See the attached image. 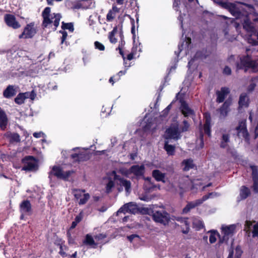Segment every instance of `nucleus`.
Masks as SVG:
<instances>
[{
	"label": "nucleus",
	"instance_id": "nucleus-44",
	"mask_svg": "<svg viewBox=\"0 0 258 258\" xmlns=\"http://www.w3.org/2000/svg\"><path fill=\"white\" fill-rule=\"evenodd\" d=\"M119 172L122 175L126 177H130L131 175L132 174L131 172V167L129 169H127L125 168H121L119 169Z\"/></svg>",
	"mask_w": 258,
	"mask_h": 258
},
{
	"label": "nucleus",
	"instance_id": "nucleus-60",
	"mask_svg": "<svg viewBox=\"0 0 258 258\" xmlns=\"http://www.w3.org/2000/svg\"><path fill=\"white\" fill-rule=\"evenodd\" d=\"M223 73L227 75H230L231 73V69L229 67L226 66L223 70Z\"/></svg>",
	"mask_w": 258,
	"mask_h": 258
},
{
	"label": "nucleus",
	"instance_id": "nucleus-49",
	"mask_svg": "<svg viewBox=\"0 0 258 258\" xmlns=\"http://www.w3.org/2000/svg\"><path fill=\"white\" fill-rule=\"evenodd\" d=\"M83 2V0L74 3L73 4L72 9H79L81 8H85L84 4Z\"/></svg>",
	"mask_w": 258,
	"mask_h": 258
},
{
	"label": "nucleus",
	"instance_id": "nucleus-25",
	"mask_svg": "<svg viewBox=\"0 0 258 258\" xmlns=\"http://www.w3.org/2000/svg\"><path fill=\"white\" fill-rule=\"evenodd\" d=\"M231 104V100L230 99H227L223 103L222 106L219 108L220 117L221 118H225L229 111V107Z\"/></svg>",
	"mask_w": 258,
	"mask_h": 258
},
{
	"label": "nucleus",
	"instance_id": "nucleus-17",
	"mask_svg": "<svg viewBox=\"0 0 258 258\" xmlns=\"http://www.w3.org/2000/svg\"><path fill=\"white\" fill-rule=\"evenodd\" d=\"M180 96V94L179 93H178L177 94L176 98L177 99H179V102L181 104L180 109L182 112V113L185 117L192 115L194 113V110L189 107L188 105L185 101L179 98Z\"/></svg>",
	"mask_w": 258,
	"mask_h": 258
},
{
	"label": "nucleus",
	"instance_id": "nucleus-57",
	"mask_svg": "<svg viewBox=\"0 0 258 258\" xmlns=\"http://www.w3.org/2000/svg\"><path fill=\"white\" fill-rule=\"evenodd\" d=\"M217 238L215 233H211L209 237V241L211 243H214L216 241Z\"/></svg>",
	"mask_w": 258,
	"mask_h": 258
},
{
	"label": "nucleus",
	"instance_id": "nucleus-8",
	"mask_svg": "<svg viewBox=\"0 0 258 258\" xmlns=\"http://www.w3.org/2000/svg\"><path fill=\"white\" fill-rule=\"evenodd\" d=\"M72 173L73 171L68 170L64 171L59 166H54L49 173V178L51 180L52 176L54 175L58 179L67 180Z\"/></svg>",
	"mask_w": 258,
	"mask_h": 258
},
{
	"label": "nucleus",
	"instance_id": "nucleus-15",
	"mask_svg": "<svg viewBox=\"0 0 258 258\" xmlns=\"http://www.w3.org/2000/svg\"><path fill=\"white\" fill-rule=\"evenodd\" d=\"M78 149L80 150L78 153L72 154L71 157L73 159L80 162L86 161L89 159L90 155L86 152V150L88 149H85L83 148L81 149L80 148H75L73 149V150L76 151Z\"/></svg>",
	"mask_w": 258,
	"mask_h": 258
},
{
	"label": "nucleus",
	"instance_id": "nucleus-18",
	"mask_svg": "<svg viewBox=\"0 0 258 258\" xmlns=\"http://www.w3.org/2000/svg\"><path fill=\"white\" fill-rule=\"evenodd\" d=\"M250 168L251 170V178L253 182L251 187L255 193H258V166L250 165Z\"/></svg>",
	"mask_w": 258,
	"mask_h": 258
},
{
	"label": "nucleus",
	"instance_id": "nucleus-21",
	"mask_svg": "<svg viewBox=\"0 0 258 258\" xmlns=\"http://www.w3.org/2000/svg\"><path fill=\"white\" fill-rule=\"evenodd\" d=\"M145 166L144 165H135L131 166V172L137 179L143 176L145 173Z\"/></svg>",
	"mask_w": 258,
	"mask_h": 258
},
{
	"label": "nucleus",
	"instance_id": "nucleus-13",
	"mask_svg": "<svg viewBox=\"0 0 258 258\" xmlns=\"http://www.w3.org/2000/svg\"><path fill=\"white\" fill-rule=\"evenodd\" d=\"M37 30L34 22L27 24L24 29L23 33L19 35L20 38H31L37 33Z\"/></svg>",
	"mask_w": 258,
	"mask_h": 258
},
{
	"label": "nucleus",
	"instance_id": "nucleus-47",
	"mask_svg": "<svg viewBox=\"0 0 258 258\" xmlns=\"http://www.w3.org/2000/svg\"><path fill=\"white\" fill-rule=\"evenodd\" d=\"M106 235L104 234H99L97 235H96L94 237L95 240L96 242L97 245L98 244H100L103 242V239L106 238Z\"/></svg>",
	"mask_w": 258,
	"mask_h": 258
},
{
	"label": "nucleus",
	"instance_id": "nucleus-31",
	"mask_svg": "<svg viewBox=\"0 0 258 258\" xmlns=\"http://www.w3.org/2000/svg\"><path fill=\"white\" fill-rule=\"evenodd\" d=\"M119 11L118 9L115 5H113L112 9L110 10L106 16V20L107 22H112L114 19L117 13Z\"/></svg>",
	"mask_w": 258,
	"mask_h": 258
},
{
	"label": "nucleus",
	"instance_id": "nucleus-4",
	"mask_svg": "<svg viewBox=\"0 0 258 258\" xmlns=\"http://www.w3.org/2000/svg\"><path fill=\"white\" fill-rule=\"evenodd\" d=\"M237 68L238 69H244L245 71L250 69L253 72H257L258 59L252 60L248 55L243 56L240 58V62L237 63Z\"/></svg>",
	"mask_w": 258,
	"mask_h": 258
},
{
	"label": "nucleus",
	"instance_id": "nucleus-43",
	"mask_svg": "<svg viewBox=\"0 0 258 258\" xmlns=\"http://www.w3.org/2000/svg\"><path fill=\"white\" fill-rule=\"evenodd\" d=\"M61 28L63 30L67 29L69 30L71 32H73L74 30L73 24L72 23H65L64 22L62 23Z\"/></svg>",
	"mask_w": 258,
	"mask_h": 258
},
{
	"label": "nucleus",
	"instance_id": "nucleus-55",
	"mask_svg": "<svg viewBox=\"0 0 258 258\" xmlns=\"http://www.w3.org/2000/svg\"><path fill=\"white\" fill-rule=\"evenodd\" d=\"M59 32L62 34V36L61 37V44H63L68 36V33L66 31L64 30H60Z\"/></svg>",
	"mask_w": 258,
	"mask_h": 258
},
{
	"label": "nucleus",
	"instance_id": "nucleus-12",
	"mask_svg": "<svg viewBox=\"0 0 258 258\" xmlns=\"http://www.w3.org/2000/svg\"><path fill=\"white\" fill-rule=\"evenodd\" d=\"M154 220L164 225L167 224L170 220V215L165 211H156L153 214Z\"/></svg>",
	"mask_w": 258,
	"mask_h": 258
},
{
	"label": "nucleus",
	"instance_id": "nucleus-45",
	"mask_svg": "<svg viewBox=\"0 0 258 258\" xmlns=\"http://www.w3.org/2000/svg\"><path fill=\"white\" fill-rule=\"evenodd\" d=\"M100 16L97 14L91 15L89 18V24L90 26H93L96 24V20L99 19Z\"/></svg>",
	"mask_w": 258,
	"mask_h": 258
},
{
	"label": "nucleus",
	"instance_id": "nucleus-16",
	"mask_svg": "<svg viewBox=\"0 0 258 258\" xmlns=\"http://www.w3.org/2000/svg\"><path fill=\"white\" fill-rule=\"evenodd\" d=\"M184 41L181 44L178 45V51L177 53L175 51V54L178 56L179 53L182 52L184 55H187L189 53V49L190 48L191 39L189 37H184Z\"/></svg>",
	"mask_w": 258,
	"mask_h": 258
},
{
	"label": "nucleus",
	"instance_id": "nucleus-20",
	"mask_svg": "<svg viewBox=\"0 0 258 258\" xmlns=\"http://www.w3.org/2000/svg\"><path fill=\"white\" fill-rule=\"evenodd\" d=\"M20 211L21 213V219H23L25 215L31 214L32 208L30 202L28 200L24 201L20 205Z\"/></svg>",
	"mask_w": 258,
	"mask_h": 258
},
{
	"label": "nucleus",
	"instance_id": "nucleus-54",
	"mask_svg": "<svg viewBox=\"0 0 258 258\" xmlns=\"http://www.w3.org/2000/svg\"><path fill=\"white\" fill-rule=\"evenodd\" d=\"M94 46L96 49H98L100 51H103L105 49V47L103 45V44H102L98 41H95L94 42Z\"/></svg>",
	"mask_w": 258,
	"mask_h": 258
},
{
	"label": "nucleus",
	"instance_id": "nucleus-64",
	"mask_svg": "<svg viewBox=\"0 0 258 258\" xmlns=\"http://www.w3.org/2000/svg\"><path fill=\"white\" fill-rule=\"evenodd\" d=\"M60 251L59 252V254L62 256L63 257H64L66 256V253L63 250V248L62 245H60Z\"/></svg>",
	"mask_w": 258,
	"mask_h": 258
},
{
	"label": "nucleus",
	"instance_id": "nucleus-9",
	"mask_svg": "<svg viewBox=\"0 0 258 258\" xmlns=\"http://www.w3.org/2000/svg\"><path fill=\"white\" fill-rule=\"evenodd\" d=\"M23 166L22 170L26 172H36L38 169V165L37 160L32 156H29L22 160Z\"/></svg>",
	"mask_w": 258,
	"mask_h": 258
},
{
	"label": "nucleus",
	"instance_id": "nucleus-27",
	"mask_svg": "<svg viewBox=\"0 0 258 258\" xmlns=\"http://www.w3.org/2000/svg\"><path fill=\"white\" fill-rule=\"evenodd\" d=\"M42 15L43 18L42 26L43 28H47L50 24V17L52 16L50 14V8L49 7L45 8L42 12Z\"/></svg>",
	"mask_w": 258,
	"mask_h": 258
},
{
	"label": "nucleus",
	"instance_id": "nucleus-63",
	"mask_svg": "<svg viewBox=\"0 0 258 258\" xmlns=\"http://www.w3.org/2000/svg\"><path fill=\"white\" fill-rule=\"evenodd\" d=\"M251 225H252V223L250 221H245V227L246 228H247L249 230Z\"/></svg>",
	"mask_w": 258,
	"mask_h": 258
},
{
	"label": "nucleus",
	"instance_id": "nucleus-51",
	"mask_svg": "<svg viewBox=\"0 0 258 258\" xmlns=\"http://www.w3.org/2000/svg\"><path fill=\"white\" fill-rule=\"evenodd\" d=\"M231 252H233L232 251ZM242 253V251L239 246H237L235 249V256L234 257L233 256V258H240V256L241 255V254Z\"/></svg>",
	"mask_w": 258,
	"mask_h": 258
},
{
	"label": "nucleus",
	"instance_id": "nucleus-37",
	"mask_svg": "<svg viewBox=\"0 0 258 258\" xmlns=\"http://www.w3.org/2000/svg\"><path fill=\"white\" fill-rule=\"evenodd\" d=\"M8 119L6 113H1L0 114V127L2 130L6 128Z\"/></svg>",
	"mask_w": 258,
	"mask_h": 258
},
{
	"label": "nucleus",
	"instance_id": "nucleus-11",
	"mask_svg": "<svg viewBox=\"0 0 258 258\" xmlns=\"http://www.w3.org/2000/svg\"><path fill=\"white\" fill-rule=\"evenodd\" d=\"M191 184V182L188 176L181 177L179 181V189L175 188L174 190L171 189V190L175 192H179L180 196L182 197L184 192L190 188Z\"/></svg>",
	"mask_w": 258,
	"mask_h": 258
},
{
	"label": "nucleus",
	"instance_id": "nucleus-1",
	"mask_svg": "<svg viewBox=\"0 0 258 258\" xmlns=\"http://www.w3.org/2000/svg\"><path fill=\"white\" fill-rule=\"evenodd\" d=\"M243 14H240L238 17H235L236 19L243 18L242 23L243 29L247 32V40L248 43L252 45H258V32H256L251 21L248 18V13L246 11L247 6L243 4Z\"/></svg>",
	"mask_w": 258,
	"mask_h": 258
},
{
	"label": "nucleus",
	"instance_id": "nucleus-46",
	"mask_svg": "<svg viewBox=\"0 0 258 258\" xmlns=\"http://www.w3.org/2000/svg\"><path fill=\"white\" fill-rule=\"evenodd\" d=\"M114 182L112 180H109L106 186V192L108 194L112 191V189L114 187Z\"/></svg>",
	"mask_w": 258,
	"mask_h": 258
},
{
	"label": "nucleus",
	"instance_id": "nucleus-40",
	"mask_svg": "<svg viewBox=\"0 0 258 258\" xmlns=\"http://www.w3.org/2000/svg\"><path fill=\"white\" fill-rule=\"evenodd\" d=\"M192 224L198 230L204 227V223L199 218H194L192 220Z\"/></svg>",
	"mask_w": 258,
	"mask_h": 258
},
{
	"label": "nucleus",
	"instance_id": "nucleus-7",
	"mask_svg": "<svg viewBox=\"0 0 258 258\" xmlns=\"http://www.w3.org/2000/svg\"><path fill=\"white\" fill-rule=\"evenodd\" d=\"M19 128L21 133L17 134V143H19V146L21 147L17 150V151L21 152L31 145V141L27 131L23 130L20 126H19Z\"/></svg>",
	"mask_w": 258,
	"mask_h": 258
},
{
	"label": "nucleus",
	"instance_id": "nucleus-6",
	"mask_svg": "<svg viewBox=\"0 0 258 258\" xmlns=\"http://www.w3.org/2000/svg\"><path fill=\"white\" fill-rule=\"evenodd\" d=\"M238 224L229 225H223L221 226V234L222 237L220 238V242L227 243L230 238H231L236 232V228Z\"/></svg>",
	"mask_w": 258,
	"mask_h": 258
},
{
	"label": "nucleus",
	"instance_id": "nucleus-39",
	"mask_svg": "<svg viewBox=\"0 0 258 258\" xmlns=\"http://www.w3.org/2000/svg\"><path fill=\"white\" fill-rule=\"evenodd\" d=\"M182 165L184 166L183 170L188 171L194 167L193 161L191 159L185 160L182 162Z\"/></svg>",
	"mask_w": 258,
	"mask_h": 258
},
{
	"label": "nucleus",
	"instance_id": "nucleus-59",
	"mask_svg": "<svg viewBox=\"0 0 258 258\" xmlns=\"http://www.w3.org/2000/svg\"><path fill=\"white\" fill-rule=\"evenodd\" d=\"M127 238L130 242H132L135 238H137L138 240H139L140 237L138 235L132 234L130 236H127Z\"/></svg>",
	"mask_w": 258,
	"mask_h": 258
},
{
	"label": "nucleus",
	"instance_id": "nucleus-61",
	"mask_svg": "<svg viewBox=\"0 0 258 258\" xmlns=\"http://www.w3.org/2000/svg\"><path fill=\"white\" fill-rule=\"evenodd\" d=\"M229 141V136L227 134H224L222 136V141H224L225 143H228Z\"/></svg>",
	"mask_w": 258,
	"mask_h": 258
},
{
	"label": "nucleus",
	"instance_id": "nucleus-23",
	"mask_svg": "<svg viewBox=\"0 0 258 258\" xmlns=\"http://www.w3.org/2000/svg\"><path fill=\"white\" fill-rule=\"evenodd\" d=\"M53 16L50 17V24L47 27L50 28L54 31L56 30L57 27L59 24L61 15L60 14H53Z\"/></svg>",
	"mask_w": 258,
	"mask_h": 258
},
{
	"label": "nucleus",
	"instance_id": "nucleus-58",
	"mask_svg": "<svg viewBox=\"0 0 258 258\" xmlns=\"http://www.w3.org/2000/svg\"><path fill=\"white\" fill-rule=\"evenodd\" d=\"M83 216V212H81L79 213V214L78 215H77L74 221L78 224L82 220Z\"/></svg>",
	"mask_w": 258,
	"mask_h": 258
},
{
	"label": "nucleus",
	"instance_id": "nucleus-5",
	"mask_svg": "<svg viewBox=\"0 0 258 258\" xmlns=\"http://www.w3.org/2000/svg\"><path fill=\"white\" fill-rule=\"evenodd\" d=\"M219 194L217 192H210L208 195L204 196L202 199L196 200L194 201L188 202L186 206L183 209L182 213L183 214H187L191 209L201 205L204 202L206 201L209 198H213L214 197H218Z\"/></svg>",
	"mask_w": 258,
	"mask_h": 258
},
{
	"label": "nucleus",
	"instance_id": "nucleus-53",
	"mask_svg": "<svg viewBox=\"0 0 258 258\" xmlns=\"http://www.w3.org/2000/svg\"><path fill=\"white\" fill-rule=\"evenodd\" d=\"M33 136L35 138H46V135L43 132H35L33 134Z\"/></svg>",
	"mask_w": 258,
	"mask_h": 258
},
{
	"label": "nucleus",
	"instance_id": "nucleus-41",
	"mask_svg": "<svg viewBox=\"0 0 258 258\" xmlns=\"http://www.w3.org/2000/svg\"><path fill=\"white\" fill-rule=\"evenodd\" d=\"M117 31V28L114 27L112 31L109 32L108 38L110 42L111 43H116L117 42V39L115 37V34L116 33Z\"/></svg>",
	"mask_w": 258,
	"mask_h": 258
},
{
	"label": "nucleus",
	"instance_id": "nucleus-10",
	"mask_svg": "<svg viewBox=\"0 0 258 258\" xmlns=\"http://www.w3.org/2000/svg\"><path fill=\"white\" fill-rule=\"evenodd\" d=\"M72 193L79 205L86 204L90 198L89 194L83 189L73 188Z\"/></svg>",
	"mask_w": 258,
	"mask_h": 258
},
{
	"label": "nucleus",
	"instance_id": "nucleus-26",
	"mask_svg": "<svg viewBox=\"0 0 258 258\" xmlns=\"http://www.w3.org/2000/svg\"><path fill=\"white\" fill-rule=\"evenodd\" d=\"M229 89L227 87H222L220 91H217L216 95L217 97L216 101L218 103L223 102L226 97L229 93Z\"/></svg>",
	"mask_w": 258,
	"mask_h": 258
},
{
	"label": "nucleus",
	"instance_id": "nucleus-14",
	"mask_svg": "<svg viewBox=\"0 0 258 258\" xmlns=\"http://www.w3.org/2000/svg\"><path fill=\"white\" fill-rule=\"evenodd\" d=\"M36 92L34 89L31 92L20 93L17 95V104L24 103L27 99H30L31 101H33L36 98Z\"/></svg>",
	"mask_w": 258,
	"mask_h": 258
},
{
	"label": "nucleus",
	"instance_id": "nucleus-24",
	"mask_svg": "<svg viewBox=\"0 0 258 258\" xmlns=\"http://www.w3.org/2000/svg\"><path fill=\"white\" fill-rule=\"evenodd\" d=\"M237 135L239 137H242L243 138L247 139L248 137V133L246 127L245 121H241L239 122L238 126L236 127Z\"/></svg>",
	"mask_w": 258,
	"mask_h": 258
},
{
	"label": "nucleus",
	"instance_id": "nucleus-48",
	"mask_svg": "<svg viewBox=\"0 0 258 258\" xmlns=\"http://www.w3.org/2000/svg\"><path fill=\"white\" fill-rule=\"evenodd\" d=\"M85 8H93L95 7V2L93 0H83Z\"/></svg>",
	"mask_w": 258,
	"mask_h": 258
},
{
	"label": "nucleus",
	"instance_id": "nucleus-3",
	"mask_svg": "<svg viewBox=\"0 0 258 258\" xmlns=\"http://www.w3.org/2000/svg\"><path fill=\"white\" fill-rule=\"evenodd\" d=\"M214 2L220 6L228 10L234 17H238L240 14H243V4L238 2L231 3L223 2L222 0H216Z\"/></svg>",
	"mask_w": 258,
	"mask_h": 258
},
{
	"label": "nucleus",
	"instance_id": "nucleus-29",
	"mask_svg": "<svg viewBox=\"0 0 258 258\" xmlns=\"http://www.w3.org/2000/svg\"><path fill=\"white\" fill-rule=\"evenodd\" d=\"M249 99L246 93L241 94L239 96L238 104L239 108H247L249 105Z\"/></svg>",
	"mask_w": 258,
	"mask_h": 258
},
{
	"label": "nucleus",
	"instance_id": "nucleus-36",
	"mask_svg": "<svg viewBox=\"0 0 258 258\" xmlns=\"http://www.w3.org/2000/svg\"><path fill=\"white\" fill-rule=\"evenodd\" d=\"M15 90L14 86L9 85L4 91L3 94L6 98H10L15 95Z\"/></svg>",
	"mask_w": 258,
	"mask_h": 258
},
{
	"label": "nucleus",
	"instance_id": "nucleus-33",
	"mask_svg": "<svg viewBox=\"0 0 258 258\" xmlns=\"http://www.w3.org/2000/svg\"><path fill=\"white\" fill-rule=\"evenodd\" d=\"M205 122L204 125V130L205 134H206L208 136H211V117L209 114H205Z\"/></svg>",
	"mask_w": 258,
	"mask_h": 258
},
{
	"label": "nucleus",
	"instance_id": "nucleus-42",
	"mask_svg": "<svg viewBox=\"0 0 258 258\" xmlns=\"http://www.w3.org/2000/svg\"><path fill=\"white\" fill-rule=\"evenodd\" d=\"M142 46L141 45V43L140 42L136 43L135 41H134V46L132 49L131 52H134V54L135 55L137 51L142 52Z\"/></svg>",
	"mask_w": 258,
	"mask_h": 258
},
{
	"label": "nucleus",
	"instance_id": "nucleus-35",
	"mask_svg": "<svg viewBox=\"0 0 258 258\" xmlns=\"http://www.w3.org/2000/svg\"><path fill=\"white\" fill-rule=\"evenodd\" d=\"M95 239L90 234H87L84 243L87 245L90 246L92 248H96L97 246L96 242H95Z\"/></svg>",
	"mask_w": 258,
	"mask_h": 258
},
{
	"label": "nucleus",
	"instance_id": "nucleus-62",
	"mask_svg": "<svg viewBox=\"0 0 258 258\" xmlns=\"http://www.w3.org/2000/svg\"><path fill=\"white\" fill-rule=\"evenodd\" d=\"M131 22L132 24L131 32L133 35L135 34V21L134 19H131Z\"/></svg>",
	"mask_w": 258,
	"mask_h": 258
},
{
	"label": "nucleus",
	"instance_id": "nucleus-2",
	"mask_svg": "<svg viewBox=\"0 0 258 258\" xmlns=\"http://www.w3.org/2000/svg\"><path fill=\"white\" fill-rule=\"evenodd\" d=\"M183 124L182 126H179L177 122L172 123L166 131V138L175 140L180 139L181 133L187 131L189 126L186 120H184Z\"/></svg>",
	"mask_w": 258,
	"mask_h": 258
},
{
	"label": "nucleus",
	"instance_id": "nucleus-30",
	"mask_svg": "<svg viewBox=\"0 0 258 258\" xmlns=\"http://www.w3.org/2000/svg\"><path fill=\"white\" fill-rule=\"evenodd\" d=\"M153 177L158 181L166 182V174L159 170H154L152 171Z\"/></svg>",
	"mask_w": 258,
	"mask_h": 258
},
{
	"label": "nucleus",
	"instance_id": "nucleus-38",
	"mask_svg": "<svg viewBox=\"0 0 258 258\" xmlns=\"http://www.w3.org/2000/svg\"><path fill=\"white\" fill-rule=\"evenodd\" d=\"M164 149L167 152L168 155H173L175 152V146L169 145L167 141H166L164 144Z\"/></svg>",
	"mask_w": 258,
	"mask_h": 258
},
{
	"label": "nucleus",
	"instance_id": "nucleus-19",
	"mask_svg": "<svg viewBox=\"0 0 258 258\" xmlns=\"http://www.w3.org/2000/svg\"><path fill=\"white\" fill-rule=\"evenodd\" d=\"M138 211L137 205L133 202H130L124 204L117 212V215L119 213L126 212L135 214Z\"/></svg>",
	"mask_w": 258,
	"mask_h": 258
},
{
	"label": "nucleus",
	"instance_id": "nucleus-50",
	"mask_svg": "<svg viewBox=\"0 0 258 258\" xmlns=\"http://www.w3.org/2000/svg\"><path fill=\"white\" fill-rule=\"evenodd\" d=\"M125 43V42L121 40V42L119 44V46L118 47V48H117V49H118L119 50V53L121 55L122 57H123V60H124V66H125V67H126V63L125 62V57L124 56V55H123V52L122 51V46L123 45H124Z\"/></svg>",
	"mask_w": 258,
	"mask_h": 258
},
{
	"label": "nucleus",
	"instance_id": "nucleus-22",
	"mask_svg": "<svg viewBox=\"0 0 258 258\" xmlns=\"http://www.w3.org/2000/svg\"><path fill=\"white\" fill-rule=\"evenodd\" d=\"M114 178V179L119 180L120 185L124 187L126 195H128L131 193L132 189L131 182L130 181L123 178H121L119 176L116 174H115Z\"/></svg>",
	"mask_w": 258,
	"mask_h": 258
},
{
	"label": "nucleus",
	"instance_id": "nucleus-32",
	"mask_svg": "<svg viewBox=\"0 0 258 258\" xmlns=\"http://www.w3.org/2000/svg\"><path fill=\"white\" fill-rule=\"evenodd\" d=\"M208 55V54L204 53L201 51L197 52L194 57L189 60L187 66L188 67L189 69L191 68L193 65V63L196 61H197L198 58H206Z\"/></svg>",
	"mask_w": 258,
	"mask_h": 258
},
{
	"label": "nucleus",
	"instance_id": "nucleus-52",
	"mask_svg": "<svg viewBox=\"0 0 258 258\" xmlns=\"http://www.w3.org/2000/svg\"><path fill=\"white\" fill-rule=\"evenodd\" d=\"M252 234L253 238L258 237V222L253 226Z\"/></svg>",
	"mask_w": 258,
	"mask_h": 258
},
{
	"label": "nucleus",
	"instance_id": "nucleus-28",
	"mask_svg": "<svg viewBox=\"0 0 258 258\" xmlns=\"http://www.w3.org/2000/svg\"><path fill=\"white\" fill-rule=\"evenodd\" d=\"M4 21L6 24L14 29L16 28V20L15 15L7 14L4 16Z\"/></svg>",
	"mask_w": 258,
	"mask_h": 258
},
{
	"label": "nucleus",
	"instance_id": "nucleus-34",
	"mask_svg": "<svg viewBox=\"0 0 258 258\" xmlns=\"http://www.w3.org/2000/svg\"><path fill=\"white\" fill-rule=\"evenodd\" d=\"M250 194V189L246 186L243 185L240 187L239 197L241 200L246 199Z\"/></svg>",
	"mask_w": 258,
	"mask_h": 258
},
{
	"label": "nucleus",
	"instance_id": "nucleus-56",
	"mask_svg": "<svg viewBox=\"0 0 258 258\" xmlns=\"http://www.w3.org/2000/svg\"><path fill=\"white\" fill-rule=\"evenodd\" d=\"M19 22L22 24L26 23H27V20L22 17H20L19 20L17 19V28L21 26V24H19Z\"/></svg>",
	"mask_w": 258,
	"mask_h": 258
}]
</instances>
